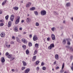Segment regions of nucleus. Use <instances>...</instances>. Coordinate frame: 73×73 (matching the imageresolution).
I'll use <instances>...</instances> for the list:
<instances>
[{
  "label": "nucleus",
  "mask_w": 73,
  "mask_h": 73,
  "mask_svg": "<svg viewBox=\"0 0 73 73\" xmlns=\"http://www.w3.org/2000/svg\"><path fill=\"white\" fill-rule=\"evenodd\" d=\"M54 46V44H51L49 46H48V48L50 50V49H52V48H53Z\"/></svg>",
  "instance_id": "nucleus-1"
},
{
  "label": "nucleus",
  "mask_w": 73,
  "mask_h": 73,
  "mask_svg": "<svg viewBox=\"0 0 73 73\" xmlns=\"http://www.w3.org/2000/svg\"><path fill=\"white\" fill-rule=\"evenodd\" d=\"M20 17L19 16H18V19L16 21H15V24H17L19 23V21L20 20Z\"/></svg>",
  "instance_id": "nucleus-2"
},
{
  "label": "nucleus",
  "mask_w": 73,
  "mask_h": 73,
  "mask_svg": "<svg viewBox=\"0 0 73 73\" xmlns=\"http://www.w3.org/2000/svg\"><path fill=\"white\" fill-rule=\"evenodd\" d=\"M40 13L42 15H45L46 13V11L44 10L40 12Z\"/></svg>",
  "instance_id": "nucleus-3"
},
{
  "label": "nucleus",
  "mask_w": 73,
  "mask_h": 73,
  "mask_svg": "<svg viewBox=\"0 0 73 73\" xmlns=\"http://www.w3.org/2000/svg\"><path fill=\"white\" fill-rule=\"evenodd\" d=\"M33 39L34 41H37L38 40V37L36 36H34L33 38Z\"/></svg>",
  "instance_id": "nucleus-4"
},
{
  "label": "nucleus",
  "mask_w": 73,
  "mask_h": 73,
  "mask_svg": "<svg viewBox=\"0 0 73 73\" xmlns=\"http://www.w3.org/2000/svg\"><path fill=\"white\" fill-rule=\"evenodd\" d=\"M14 17L13 15H12L11 16L10 20L11 21H13L14 19Z\"/></svg>",
  "instance_id": "nucleus-5"
},
{
  "label": "nucleus",
  "mask_w": 73,
  "mask_h": 73,
  "mask_svg": "<svg viewBox=\"0 0 73 73\" xmlns=\"http://www.w3.org/2000/svg\"><path fill=\"white\" fill-rule=\"evenodd\" d=\"M66 48H67L68 49H69L70 50H71L72 52H73V49L72 47H70L69 46H66Z\"/></svg>",
  "instance_id": "nucleus-6"
},
{
  "label": "nucleus",
  "mask_w": 73,
  "mask_h": 73,
  "mask_svg": "<svg viewBox=\"0 0 73 73\" xmlns=\"http://www.w3.org/2000/svg\"><path fill=\"white\" fill-rule=\"evenodd\" d=\"M64 64H63V65L62 66V68L61 70H60V73H63V72L64 71V70H63V69H64Z\"/></svg>",
  "instance_id": "nucleus-7"
},
{
  "label": "nucleus",
  "mask_w": 73,
  "mask_h": 73,
  "mask_svg": "<svg viewBox=\"0 0 73 73\" xmlns=\"http://www.w3.org/2000/svg\"><path fill=\"white\" fill-rule=\"evenodd\" d=\"M51 38L53 40H55L56 38H55V35L53 34H52L51 35Z\"/></svg>",
  "instance_id": "nucleus-8"
},
{
  "label": "nucleus",
  "mask_w": 73,
  "mask_h": 73,
  "mask_svg": "<svg viewBox=\"0 0 73 73\" xmlns=\"http://www.w3.org/2000/svg\"><path fill=\"white\" fill-rule=\"evenodd\" d=\"M21 41L23 42L24 43H25V44H26L27 42V40L24 38H23L21 39Z\"/></svg>",
  "instance_id": "nucleus-9"
},
{
  "label": "nucleus",
  "mask_w": 73,
  "mask_h": 73,
  "mask_svg": "<svg viewBox=\"0 0 73 73\" xmlns=\"http://www.w3.org/2000/svg\"><path fill=\"white\" fill-rule=\"evenodd\" d=\"M29 71H30V68H28L25 71V73H28L29 72Z\"/></svg>",
  "instance_id": "nucleus-10"
},
{
  "label": "nucleus",
  "mask_w": 73,
  "mask_h": 73,
  "mask_svg": "<svg viewBox=\"0 0 73 73\" xmlns=\"http://www.w3.org/2000/svg\"><path fill=\"white\" fill-rule=\"evenodd\" d=\"M31 5V3L29 2L28 4H27L26 5V7L27 8H28V7H30Z\"/></svg>",
  "instance_id": "nucleus-11"
},
{
  "label": "nucleus",
  "mask_w": 73,
  "mask_h": 73,
  "mask_svg": "<svg viewBox=\"0 0 73 73\" xmlns=\"http://www.w3.org/2000/svg\"><path fill=\"white\" fill-rule=\"evenodd\" d=\"M55 57L56 60H58V59H59V57H58V54H56L55 55Z\"/></svg>",
  "instance_id": "nucleus-12"
},
{
  "label": "nucleus",
  "mask_w": 73,
  "mask_h": 73,
  "mask_svg": "<svg viewBox=\"0 0 73 73\" xmlns=\"http://www.w3.org/2000/svg\"><path fill=\"white\" fill-rule=\"evenodd\" d=\"M7 57L9 58H11V60H13L14 59H15L14 58H12V56L10 55H9Z\"/></svg>",
  "instance_id": "nucleus-13"
},
{
  "label": "nucleus",
  "mask_w": 73,
  "mask_h": 73,
  "mask_svg": "<svg viewBox=\"0 0 73 73\" xmlns=\"http://www.w3.org/2000/svg\"><path fill=\"white\" fill-rule=\"evenodd\" d=\"M1 36L2 37H4L5 36V34L4 33H2L1 34Z\"/></svg>",
  "instance_id": "nucleus-14"
},
{
  "label": "nucleus",
  "mask_w": 73,
  "mask_h": 73,
  "mask_svg": "<svg viewBox=\"0 0 73 73\" xmlns=\"http://www.w3.org/2000/svg\"><path fill=\"white\" fill-rule=\"evenodd\" d=\"M13 9L14 10H16V11H17L19 9V7H14L13 8Z\"/></svg>",
  "instance_id": "nucleus-15"
},
{
  "label": "nucleus",
  "mask_w": 73,
  "mask_h": 73,
  "mask_svg": "<svg viewBox=\"0 0 73 73\" xmlns=\"http://www.w3.org/2000/svg\"><path fill=\"white\" fill-rule=\"evenodd\" d=\"M5 61V59H4V58L3 57H2L1 58V62H4Z\"/></svg>",
  "instance_id": "nucleus-16"
},
{
  "label": "nucleus",
  "mask_w": 73,
  "mask_h": 73,
  "mask_svg": "<svg viewBox=\"0 0 73 73\" xmlns=\"http://www.w3.org/2000/svg\"><path fill=\"white\" fill-rule=\"evenodd\" d=\"M27 23H30L31 22V19H30L27 18L26 19Z\"/></svg>",
  "instance_id": "nucleus-17"
},
{
  "label": "nucleus",
  "mask_w": 73,
  "mask_h": 73,
  "mask_svg": "<svg viewBox=\"0 0 73 73\" xmlns=\"http://www.w3.org/2000/svg\"><path fill=\"white\" fill-rule=\"evenodd\" d=\"M66 6L67 7H70V3H67V4H66Z\"/></svg>",
  "instance_id": "nucleus-18"
},
{
  "label": "nucleus",
  "mask_w": 73,
  "mask_h": 73,
  "mask_svg": "<svg viewBox=\"0 0 73 73\" xmlns=\"http://www.w3.org/2000/svg\"><path fill=\"white\" fill-rule=\"evenodd\" d=\"M36 56H34L33 57V61H34L36 60Z\"/></svg>",
  "instance_id": "nucleus-19"
},
{
  "label": "nucleus",
  "mask_w": 73,
  "mask_h": 73,
  "mask_svg": "<svg viewBox=\"0 0 73 73\" xmlns=\"http://www.w3.org/2000/svg\"><path fill=\"white\" fill-rule=\"evenodd\" d=\"M14 31L15 32H17V31H18V29H17V27H15Z\"/></svg>",
  "instance_id": "nucleus-20"
},
{
  "label": "nucleus",
  "mask_w": 73,
  "mask_h": 73,
  "mask_svg": "<svg viewBox=\"0 0 73 73\" xmlns=\"http://www.w3.org/2000/svg\"><path fill=\"white\" fill-rule=\"evenodd\" d=\"M36 8L35 7H33L32 8H31L30 10V11H33Z\"/></svg>",
  "instance_id": "nucleus-21"
},
{
  "label": "nucleus",
  "mask_w": 73,
  "mask_h": 73,
  "mask_svg": "<svg viewBox=\"0 0 73 73\" xmlns=\"http://www.w3.org/2000/svg\"><path fill=\"white\" fill-rule=\"evenodd\" d=\"M34 13L35 15L37 16L38 15V12L37 11H35L34 12Z\"/></svg>",
  "instance_id": "nucleus-22"
},
{
  "label": "nucleus",
  "mask_w": 73,
  "mask_h": 73,
  "mask_svg": "<svg viewBox=\"0 0 73 73\" xmlns=\"http://www.w3.org/2000/svg\"><path fill=\"white\" fill-rule=\"evenodd\" d=\"M26 52L27 54H28L29 53V51L27 49L26 51Z\"/></svg>",
  "instance_id": "nucleus-23"
},
{
  "label": "nucleus",
  "mask_w": 73,
  "mask_h": 73,
  "mask_svg": "<svg viewBox=\"0 0 73 73\" xmlns=\"http://www.w3.org/2000/svg\"><path fill=\"white\" fill-rule=\"evenodd\" d=\"M66 40L67 41V42H70L72 41V40L70 38L66 39Z\"/></svg>",
  "instance_id": "nucleus-24"
},
{
  "label": "nucleus",
  "mask_w": 73,
  "mask_h": 73,
  "mask_svg": "<svg viewBox=\"0 0 73 73\" xmlns=\"http://www.w3.org/2000/svg\"><path fill=\"white\" fill-rule=\"evenodd\" d=\"M8 18H9V15H7L5 17V19L6 20L8 19Z\"/></svg>",
  "instance_id": "nucleus-25"
},
{
  "label": "nucleus",
  "mask_w": 73,
  "mask_h": 73,
  "mask_svg": "<svg viewBox=\"0 0 73 73\" xmlns=\"http://www.w3.org/2000/svg\"><path fill=\"white\" fill-rule=\"evenodd\" d=\"M7 2V0H5L2 3V5H4L6 3V2Z\"/></svg>",
  "instance_id": "nucleus-26"
},
{
  "label": "nucleus",
  "mask_w": 73,
  "mask_h": 73,
  "mask_svg": "<svg viewBox=\"0 0 73 73\" xmlns=\"http://www.w3.org/2000/svg\"><path fill=\"white\" fill-rule=\"evenodd\" d=\"M17 41L18 42H20L21 40H20V39L19 38H17Z\"/></svg>",
  "instance_id": "nucleus-27"
},
{
  "label": "nucleus",
  "mask_w": 73,
  "mask_h": 73,
  "mask_svg": "<svg viewBox=\"0 0 73 73\" xmlns=\"http://www.w3.org/2000/svg\"><path fill=\"white\" fill-rule=\"evenodd\" d=\"M22 47L24 49H25L26 48V46L25 45H23L22 46Z\"/></svg>",
  "instance_id": "nucleus-28"
},
{
  "label": "nucleus",
  "mask_w": 73,
  "mask_h": 73,
  "mask_svg": "<svg viewBox=\"0 0 73 73\" xmlns=\"http://www.w3.org/2000/svg\"><path fill=\"white\" fill-rule=\"evenodd\" d=\"M35 46L36 48L38 47V44L37 43H36L35 44Z\"/></svg>",
  "instance_id": "nucleus-29"
},
{
  "label": "nucleus",
  "mask_w": 73,
  "mask_h": 73,
  "mask_svg": "<svg viewBox=\"0 0 73 73\" xmlns=\"http://www.w3.org/2000/svg\"><path fill=\"white\" fill-rule=\"evenodd\" d=\"M32 45V44L31 42H30L29 43V46H31Z\"/></svg>",
  "instance_id": "nucleus-30"
},
{
  "label": "nucleus",
  "mask_w": 73,
  "mask_h": 73,
  "mask_svg": "<svg viewBox=\"0 0 73 73\" xmlns=\"http://www.w3.org/2000/svg\"><path fill=\"white\" fill-rule=\"evenodd\" d=\"M42 69L43 70H45V69H46V67H45L43 66L42 68Z\"/></svg>",
  "instance_id": "nucleus-31"
},
{
  "label": "nucleus",
  "mask_w": 73,
  "mask_h": 73,
  "mask_svg": "<svg viewBox=\"0 0 73 73\" xmlns=\"http://www.w3.org/2000/svg\"><path fill=\"white\" fill-rule=\"evenodd\" d=\"M54 12L55 15H58V13L56 12V11H54Z\"/></svg>",
  "instance_id": "nucleus-32"
},
{
  "label": "nucleus",
  "mask_w": 73,
  "mask_h": 73,
  "mask_svg": "<svg viewBox=\"0 0 73 73\" xmlns=\"http://www.w3.org/2000/svg\"><path fill=\"white\" fill-rule=\"evenodd\" d=\"M4 25V23H1L0 24V26L2 27Z\"/></svg>",
  "instance_id": "nucleus-33"
},
{
  "label": "nucleus",
  "mask_w": 73,
  "mask_h": 73,
  "mask_svg": "<svg viewBox=\"0 0 73 73\" xmlns=\"http://www.w3.org/2000/svg\"><path fill=\"white\" fill-rule=\"evenodd\" d=\"M51 30L52 31H53V32H54V27H53L51 29Z\"/></svg>",
  "instance_id": "nucleus-34"
},
{
  "label": "nucleus",
  "mask_w": 73,
  "mask_h": 73,
  "mask_svg": "<svg viewBox=\"0 0 73 73\" xmlns=\"http://www.w3.org/2000/svg\"><path fill=\"white\" fill-rule=\"evenodd\" d=\"M39 62H40V61H39L38 60L36 62V64H39Z\"/></svg>",
  "instance_id": "nucleus-35"
},
{
  "label": "nucleus",
  "mask_w": 73,
  "mask_h": 73,
  "mask_svg": "<svg viewBox=\"0 0 73 73\" xmlns=\"http://www.w3.org/2000/svg\"><path fill=\"white\" fill-rule=\"evenodd\" d=\"M36 54H37V51L35 50L34 52V55H35Z\"/></svg>",
  "instance_id": "nucleus-36"
},
{
  "label": "nucleus",
  "mask_w": 73,
  "mask_h": 73,
  "mask_svg": "<svg viewBox=\"0 0 73 73\" xmlns=\"http://www.w3.org/2000/svg\"><path fill=\"white\" fill-rule=\"evenodd\" d=\"M40 69V68L38 67H37L36 68V70L38 71V70Z\"/></svg>",
  "instance_id": "nucleus-37"
},
{
  "label": "nucleus",
  "mask_w": 73,
  "mask_h": 73,
  "mask_svg": "<svg viewBox=\"0 0 73 73\" xmlns=\"http://www.w3.org/2000/svg\"><path fill=\"white\" fill-rule=\"evenodd\" d=\"M9 24H10V25H12V22L9 21L8 23Z\"/></svg>",
  "instance_id": "nucleus-38"
},
{
  "label": "nucleus",
  "mask_w": 73,
  "mask_h": 73,
  "mask_svg": "<svg viewBox=\"0 0 73 73\" xmlns=\"http://www.w3.org/2000/svg\"><path fill=\"white\" fill-rule=\"evenodd\" d=\"M72 67L71 68V69L73 71V64H72Z\"/></svg>",
  "instance_id": "nucleus-39"
},
{
  "label": "nucleus",
  "mask_w": 73,
  "mask_h": 73,
  "mask_svg": "<svg viewBox=\"0 0 73 73\" xmlns=\"http://www.w3.org/2000/svg\"><path fill=\"white\" fill-rule=\"evenodd\" d=\"M25 69V67H22V70H24V69Z\"/></svg>",
  "instance_id": "nucleus-40"
},
{
  "label": "nucleus",
  "mask_w": 73,
  "mask_h": 73,
  "mask_svg": "<svg viewBox=\"0 0 73 73\" xmlns=\"http://www.w3.org/2000/svg\"><path fill=\"white\" fill-rule=\"evenodd\" d=\"M36 26H38L39 25V24H38V23H36Z\"/></svg>",
  "instance_id": "nucleus-41"
},
{
  "label": "nucleus",
  "mask_w": 73,
  "mask_h": 73,
  "mask_svg": "<svg viewBox=\"0 0 73 73\" xmlns=\"http://www.w3.org/2000/svg\"><path fill=\"white\" fill-rule=\"evenodd\" d=\"M67 44L68 45H70V42H67Z\"/></svg>",
  "instance_id": "nucleus-42"
},
{
  "label": "nucleus",
  "mask_w": 73,
  "mask_h": 73,
  "mask_svg": "<svg viewBox=\"0 0 73 73\" xmlns=\"http://www.w3.org/2000/svg\"><path fill=\"white\" fill-rule=\"evenodd\" d=\"M10 45H6V46L7 47V48H9V47H10Z\"/></svg>",
  "instance_id": "nucleus-43"
},
{
  "label": "nucleus",
  "mask_w": 73,
  "mask_h": 73,
  "mask_svg": "<svg viewBox=\"0 0 73 73\" xmlns=\"http://www.w3.org/2000/svg\"><path fill=\"white\" fill-rule=\"evenodd\" d=\"M22 62L23 63V64H27V63L24 61Z\"/></svg>",
  "instance_id": "nucleus-44"
},
{
  "label": "nucleus",
  "mask_w": 73,
  "mask_h": 73,
  "mask_svg": "<svg viewBox=\"0 0 73 73\" xmlns=\"http://www.w3.org/2000/svg\"><path fill=\"white\" fill-rule=\"evenodd\" d=\"M11 26V25L10 24H8V27H10Z\"/></svg>",
  "instance_id": "nucleus-45"
},
{
  "label": "nucleus",
  "mask_w": 73,
  "mask_h": 73,
  "mask_svg": "<svg viewBox=\"0 0 73 73\" xmlns=\"http://www.w3.org/2000/svg\"><path fill=\"white\" fill-rule=\"evenodd\" d=\"M3 13V11L0 10V15H1V14H2Z\"/></svg>",
  "instance_id": "nucleus-46"
},
{
  "label": "nucleus",
  "mask_w": 73,
  "mask_h": 73,
  "mask_svg": "<svg viewBox=\"0 0 73 73\" xmlns=\"http://www.w3.org/2000/svg\"><path fill=\"white\" fill-rule=\"evenodd\" d=\"M56 70H57V69H59V67H56Z\"/></svg>",
  "instance_id": "nucleus-47"
},
{
  "label": "nucleus",
  "mask_w": 73,
  "mask_h": 73,
  "mask_svg": "<svg viewBox=\"0 0 73 73\" xmlns=\"http://www.w3.org/2000/svg\"><path fill=\"white\" fill-rule=\"evenodd\" d=\"M12 38L13 40H15V37L14 36H13L12 37Z\"/></svg>",
  "instance_id": "nucleus-48"
},
{
  "label": "nucleus",
  "mask_w": 73,
  "mask_h": 73,
  "mask_svg": "<svg viewBox=\"0 0 73 73\" xmlns=\"http://www.w3.org/2000/svg\"><path fill=\"white\" fill-rule=\"evenodd\" d=\"M11 44H14V42H13V41H11Z\"/></svg>",
  "instance_id": "nucleus-49"
},
{
  "label": "nucleus",
  "mask_w": 73,
  "mask_h": 73,
  "mask_svg": "<svg viewBox=\"0 0 73 73\" xmlns=\"http://www.w3.org/2000/svg\"><path fill=\"white\" fill-rule=\"evenodd\" d=\"M47 40H48V41H49V40H50V38H47Z\"/></svg>",
  "instance_id": "nucleus-50"
},
{
  "label": "nucleus",
  "mask_w": 73,
  "mask_h": 73,
  "mask_svg": "<svg viewBox=\"0 0 73 73\" xmlns=\"http://www.w3.org/2000/svg\"><path fill=\"white\" fill-rule=\"evenodd\" d=\"M9 53H8V52H7L6 53V55L7 56H8V55H9Z\"/></svg>",
  "instance_id": "nucleus-51"
},
{
  "label": "nucleus",
  "mask_w": 73,
  "mask_h": 73,
  "mask_svg": "<svg viewBox=\"0 0 73 73\" xmlns=\"http://www.w3.org/2000/svg\"><path fill=\"white\" fill-rule=\"evenodd\" d=\"M21 22L22 23H23L24 22V20H22L21 21Z\"/></svg>",
  "instance_id": "nucleus-52"
},
{
  "label": "nucleus",
  "mask_w": 73,
  "mask_h": 73,
  "mask_svg": "<svg viewBox=\"0 0 73 73\" xmlns=\"http://www.w3.org/2000/svg\"><path fill=\"white\" fill-rule=\"evenodd\" d=\"M22 29H23V28H19V30H20V31H21V30H22Z\"/></svg>",
  "instance_id": "nucleus-53"
},
{
  "label": "nucleus",
  "mask_w": 73,
  "mask_h": 73,
  "mask_svg": "<svg viewBox=\"0 0 73 73\" xmlns=\"http://www.w3.org/2000/svg\"><path fill=\"white\" fill-rule=\"evenodd\" d=\"M12 72H15V70L14 69H12Z\"/></svg>",
  "instance_id": "nucleus-54"
},
{
  "label": "nucleus",
  "mask_w": 73,
  "mask_h": 73,
  "mask_svg": "<svg viewBox=\"0 0 73 73\" xmlns=\"http://www.w3.org/2000/svg\"><path fill=\"white\" fill-rule=\"evenodd\" d=\"M29 36H30V38H31V37H32V35H29Z\"/></svg>",
  "instance_id": "nucleus-55"
},
{
  "label": "nucleus",
  "mask_w": 73,
  "mask_h": 73,
  "mask_svg": "<svg viewBox=\"0 0 73 73\" xmlns=\"http://www.w3.org/2000/svg\"><path fill=\"white\" fill-rule=\"evenodd\" d=\"M70 59H71V60H72V56H70Z\"/></svg>",
  "instance_id": "nucleus-56"
},
{
  "label": "nucleus",
  "mask_w": 73,
  "mask_h": 73,
  "mask_svg": "<svg viewBox=\"0 0 73 73\" xmlns=\"http://www.w3.org/2000/svg\"><path fill=\"white\" fill-rule=\"evenodd\" d=\"M56 64V62L55 61L54 62V64Z\"/></svg>",
  "instance_id": "nucleus-57"
},
{
  "label": "nucleus",
  "mask_w": 73,
  "mask_h": 73,
  "mask_svg": "<svg viewBox=\"0 0 73 73\" xmlns=\"http://www.w3.org/2000/svg\"><path fill=\"white\" fill-rule=\"evenodd\" d=\"M41 64H45V63H44V62H42L41 63Z\"/></svg>",
  "instance_id": "nucleus-58"
},
{
  "label": "nucleus",
  "mask_w": 73,
  "mask_h": 73,
  "mask_svg": "<svg viewBox=\"0 0 73 73\" xmlns=\"http://www.w3.org/2000/svg\"><path fill=\"white\" fill-rule=\"evenodd\" d=\"M23 66H26L27 64H23Z\"/></svg>",
  "instance_id": "nucleus-59"
},
{
  "label": "nucleus",
  "mask_w": 73,
  "mask_h": 73,
  "mask_svg": "<svg viewBox=\"0 0 73 73\" xmlns=\"http://www.w3.org/2000/svg\"><path fill=\"white\" fill-rule=\"evenodd\" d=\"M64 42L65 43H66V40H64Z\"/></svg>",
  "instance_id": "nucleus-60"
},
{
  "label": "nucleus",
  "mask_w": 73,
  "mask_h": 73,
  "mask_svg": "<svg viewBox=\"0 0 73 73\" xmlns=\"http://www.w3.org/2000/svg\"><path fill=\"white\" fill-rule=\"evenodd\" d=\"M26 33H27L25 32H24V33H23L24 34H26Z\"/></svg>",
  "instance_id": "nucleus-61"
},
{
  "label": "nucleus",
  "mask_w": 73,
  "mask_h": 73,
  "mask_svg": "<svg viewBox=\"0 0 73 73\" xmlns=\"http://www.w3.org/2000/svg\"><path fill=\"white\" fill-rule=\"evenodd\" d=\"M18 37H21V35H18Z\"/></svg>",
  "instance_id": "nucleus-62"
},
{
  "label": "nucleus",
  "mask_w": 73,
  "mask_h": 73,
  "mask_svg": "<svg viewBox=\"0 0 73 73\" xmlns=\"http://www.w3.org/2000/svg\"><path fill=\"white\" fill-rule=\"evenodd\" d=\"M27 16H29V14H27Z\"/></svg>",
  "instance_id": "nucleus-63"
},
{
  "label": "nucleus",
  "mask_w": 73,
  "mask_h": 73,
  "mask_svg": "<svg viewBox=\"0 0 73 73\" xmlns=\"http://www.w3.org/2000/svg\"><path fill=\"white\" fill-rule=\"evenodd\" d=\"M71 20H73V17L71 18Z\"/></svg>",
  "instance_id": "nucleus-64"
}]
</instances>
